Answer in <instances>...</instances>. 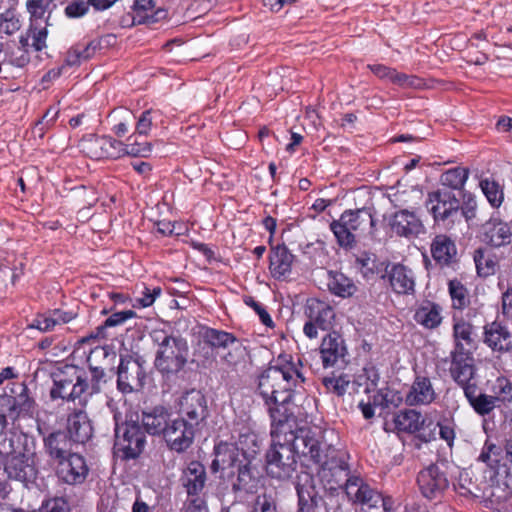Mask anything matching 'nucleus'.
I'll return each instance as SVG.
<instances>
[{"label":"nucleus","instance_id":"23","mask_svg":"<svg viewBox=\"0 0 512 512\" xmlns=\"http://www.w3.org/2000/svg\"><path fill=\"white\" fill-rule=\"evenodd\" d=\"M293 262L294 255L284 243L271 246L269 270L274 279H286L291 274Z\"/></svg>","mask_w":512,"mask_h":512},{"label":"nucleus","instance_id":"1","mask_svg":"<svg viewBox=\"0 0 512 512\" xmlns=\"http://www.w3.org/2000/svg\"><path fill=\"white\" fill-rule=\"evenodd\" d=\"M300 365L299 359L294 363L291 356L281 355L275 365L258 377L257 389L268 407L272 425H279L290 418L286 405L292 400L296 386L304 382Z\"/></svg>","mask_w":512,"mask_h":512},{"label":"nucleus","instance_id":"31","mask_svg":"<svg viewBox=\"0 0 512 512\" xmlns=\"http://www.w3.org/2000/svg\"><path fill=\"white\" fill-rule=\"evenodd\" d=\"M392 290L397 294H409L414 291L412 271L402 264H393L387 271Z\"/></svg>","mask_w":512,"mask_h":512},{"label":"nucleus","instance_id":"40","mask_svg":"<svg viewBox=\"0 0 512 512\" xmlns=\"http://www.w3.org/2000/svg\"><path fill=\"white\" fill-rule=\"evenodd\" d=\"M135 119L136 117L131 110L122 107L114 109L107 117L108 123L111 125V131L117 137L125 136Z\"/></svg>","mask_w":512,"mask_h":512},{"label":"nucleus","instance_id":"49","mask_svg":"<svg viewBox=\"0 0 512 512\" xmlns=\"http://www.w3.org/2000/svg\"><path fill=\"white\" fill-rule=\"evenodd\" d=\"M448 291L452 300L454 309L463 310L470 303V297L467 288L458 279H452L448 282Z\"/></svg>","mask_w":512,"mask_h":512},{"label":"nucleus","instance_id":"32","mask_svg":"<svg viewBox=\"0 0 512 512\" xmlns=\"http://www.w3.org/2000/svg\"><path fill=\"white\" fill-rule=\"evenodd\" d=\"M232 444L250 462L260 452L262 439L250 428L244 427L239 431L236 442Z\"/></svg>","mask_w":512,"mask_h":512},{"label":"nucleus","instance_id":"61","mask_svg":"<svg viewBox=\"0 0 512 512\" xmlns=\"http://www.w3.org/2000/svg\"><path fill=\"white\" fill-rule=\"evenodd\" d=\"M89 1L74 0L69 2L64 8V15L68 19H78L84 17L90 9Z\"/></svg>","mask_w":512,"mask_h":512},{"label":"nucleus","instance_id":"52","mask_svg":"<svg viewBox=\"0 0 512 512\" xmlns=\"http://www.w3.org/2000/svg\"><path fill=\"white\" fill-rule=\"evenodd\" d=\"M161 116V112L158 109H147L143 111L136 120L135 132L138 136H148L150 133L154 121Z\"/></svg>","mask_w":512,"mask_h":512},{"label":"nucleus","instance_id":"3","mask_svg":"<svg viewBox=\"0 0 512 512\" xmlns=\"http://www.w3.org/2000/svg\"><path fill=\"white\" fill-rule=\"evenodd\" d=\"M294 423L295 420L290 417L286 422L278 425V433H281L284 440L290 443L295 456L297 455L304 462L319 465L334 449L323 442L321 432L305 427L293 430Z\"/></svg>","mask_w":512,"mask_h":512},{"label":"nucleus","instance_id":"48","mask_svg":"<svg viewBox=\"0 0 512 512\" xmlns=\"http://www.w3.org/2000/svg\"><path fill=\"white\" fill-rule=\"evenodd\" d=\"M225 349L227 352L221 356L223 362L232 368L245 363L247 357L246 347L238 339L233 340Z\"/></svg>","mask_w":512,"mask_h":512},{"label":"nucleus","instance_id":"47","mask_svg":"<svg viewBox=\"0 0 512 512\" xmlns=\"http://www.w3.org/2000/svg\"><path fill=\"white\" fill-rule=\"evenodd\" d=\"M479 186L493 208H499L504 201L503 187L494 179L484 178Z\"/></svg>","mask_w":512,"mask_h":512},{"label":"nucleus","instance_id":"60","mask_svg":"<svg viewBox=\"0 0 512 512\" xmlns=\"http://www.w3.org/2000/svg\"><path fill=\"white\" fill-rule=\"evenodd\" d=\"M454 335L456 339V349L458 350V344H462L464 349L465 346H469L472 343V325L470 322H456L454 325ZM461 351V349H459Z\"/></svg>","mask_w":512,"mask_h":512},{"label":"nucleus","instance_id":"26","mask_svg":"<svg viewBox=\"0 0 512 512\" xmlns=\"http://www.w3.org/2000/svg\"><path fill=\"white\" fill-rule=\"evenodd\" d=\"M67 431L73 442L86 443L93 435V427L87 413L83 410H74L70 413L67 418Z\"/></svg>","mask_w":512,"mask_h":512},{"label":"nucleus","instance_id":"12","mask_svg":"<svg viewBox=\"0 0 512 512\" xmlns=\"http://www.w3.org/2000/svg\"><path fill=\"white\" fill-rule=\"evenodd\" d=\"M79 147L94 160L121 158V141L111 136L88 134L80 140Z\"/></svg>","mask_w":512,"mask_h":512},{"label":"nucleus","instance_id":"38","mask_svg":"<svg viewBox=\"0 0 512 512\" xmlns=\"http://www.w3.org/2000/svg\"><path fill=\"white\" fill-rule=\"evenodd\" d=\"M26 11L29 22L37 23L39 20L49 25L51 15L56 8L55 0H26Z\"/></svg>","mask_w":512,"mask_h":512},{"label":"nucleus","instance_id":"63","mask_svg":"<svg viewBox=\"0 0 512 512\" xmlns=\"http://www.w3.org/2000/svg\"><path fill=\"white\" fill-rule=\"evenodd\" d=\"M322 383L328 392L342 396L346 392L350 381L341 375L338 377H324Z\"/></svg>","mask_w":512,"mask_h":512},{"label":"nucleus","instance_id":"64","mask_svg":"<svg viewBox=\"0 0 512 512\" xmlns=\"http://www.w3.org/2000/svg\"><path fill=\"white\" fill-rule=\"evenodd\" d=\"M253 512H277L276 499L272 493H262L257 496Z\"/></svg>","mask_w":512,"mask_h":512},{"label":"nucleus","instance_id":"53","mask_svg":"<svg viewBox=\"0 0 512 512\" xmlns=\"http://www.w3.org/2000/svg\"><path fill=\"white\" fill-rule=\"evenodd\" d=\"M204 341L212 347L226 348L236 338L227 332L217 329H206L203 334Z\"/></svg>","mask_w":512,"mask_h":512},{"label":"nucleus","instance_id":"25","mask_svg":"<svg viewBox=\"0 0 512 512\" xmlns=\"http://www.w3.org/2000/svg\"><path fill=\"white\" fill-rule=\"evenodd\" d=\"M72 440L63 431L50 433L44 438V450L54 466L74 454L71 452Z\"/></svg>","mask_w":512,"mask_h":512},{"label":"nucleus","instance_id":"20","mask_svg":"<svg viewBox=\"0 0 512 512\" xmlns=\"http://www.w3.org/2000/svg\"><path fill=\"white\" fill-rule=\"evenodd\" d=\"M322 364L325 368H343L346 363V348L343 339L336 333L324 337L320 347Z\"/></svg>","mask_w":512,"mask_h":512},{"label":"nucleus","instance_id":"14","mask_svg":"<svg viewBox=\"0 0 512 512\" xmlns=\"http://www.w3.org/2000/svg\"><path fill=\"white\" fill-rule=\"evenodd\" d=\"M179 405V418H184L185 421L193 424L199 428L200 424L208 416V406L205 396L201 391L191 389L184 393L178 402Z\"/></svg>","mask_w":512,"mask_h":512},{"label":"nucleus","instance_id":"46","mask_svg":"<svg viewBox=\"0 0 512 512\" xmlns=\"http://www.w3.org/2000/svg\"><path fill=\"white\" fill-rule=\"evenodd\" d=\"M7 8L0 13V32L6 35H14L22 26L20 16L17 13V5H6Z\"/></svg>","mask_w":512,"mask_h":512},{"label":"nucleus","instance_id":"18","mask_svg":"<svg viewBox=\"0 0 512 512\" xmlns=\"http://www.w3.org/2000/svg\"><path fill=\"white\" fill-rule=\"evenodd\" d=\"M417 483L422 495L428 499L438 498L449 485L446 474L435 464L419 472Z\"/></svg>","mask_w":512,"mask_h":512},{"label":"nucleus","instance_id":"28","mask_svg":"<svg viewBox=\"0 0 512 512\" xmlns=\"http://www.w3.org/2000/svg\"><path fill=\"white\" fill-rule=\"evenodd\" d=\"M180 480L189 496H198L207 480L205 467L198 461L190 462L183 470Z\"/></svg>","mask_w":512,"mask_h":512},{"label":"nucleus","instance_id":"39","mask_svg":"<svg viewBox=\"0 0 512 512\" xmlns=\"http://www.w3.org/2000/svg\"><path fill=\"white\" fill-rule=\"evenodd\" d=\"M36 411V403L28 394L27 388L22 387V391L13 398V402L9 407L8 416L16 420L21 416L33 417Z\"/></svg>","mask_w":512,"mask_h":512},{"label":"nucleus","instance_id":"62","mask_svg":"<svg viewBox=\"0 0 512 512\" xmlns=\"http://www.w3.org/2000/svg\"><path fill=\"white\" fill-rule=\"evenodd\" d=\"M60 109L58 106H50L43 117L36 123L35 129L39 131V136L43 137L47 130H49L56 122L59 116Z\"/></svg>","mask_w":512,"mask_h":512},{"label":"nucleus","instance_id":"10","mask_svg":"<svg viewBox=\"0 0 512 512\" xmlns=\"http://www.w3.org/2000/svg\"><path fill=\"white\" fill-rule=\"evenodd\" d=\"M53 387L50 397L74 401L88 389L85 373L76 366L65 365L52 373Z\"/></svg>","mask_w":512,"mask_h":512},{"label":"nucleus","instance_id":"27","mask_svg":"<svg viewBox=\"0 0 512 512\" xmlns=\"http://www.w3.org/2000/svg\"><path fill=\"white\" fill-rule=\"evenodd\" d=\"M430 252L434 261L440 266H450L456 259L455 241L446 234H437L432 239Z\"/></svg>","mask_w":512,"mask_h":512},{"label":"nucleus","instance_id":"8","mask_svg":"<svg viewBox=\"0 0 512 512\" xmlns=\"http://www.w3.org/2000/svg\"><path fill=\"white\" fill-rule=\"evenodd\" d=\"M271 436L273 443L266 452V472L277 480H288L296 470V456L290 443L278 433V425H272Z\"/></svg>","mask_w":512,"mask_h":512},{"label":"nucleus","instance_id":"41","mask_svg":"<svg viewBox=\"0 0 512 512\" xmlns=\"http://www.w3.org/2000/svg\"><path fill=\"white\" fill-rule=\"evenodd\" d=\"M470 405L479 415H487L496 407V399L493 395L477 393V386H468L464 394Z\"/></svg>","mask_w":512,"mask_h":512},{"label":"nucleus","instance_id":"6","mask_svg":"<svg viewBox=\"0 0 512 512\" xmlns=\"http://www.w3.org/2000/svg\"><path fill=\"white\" fill-rule=\"evenodd\" d=\"M156 341H161L155 358V366L163 375H176L188 362L187 341L164 333L154 332Z\"/></svg>","mask_w":512,"mask_h":512},{"label":"nucleus","instance_id":"19","mask_svg":"<svg viewBox=\"0 0 512 512\" xmlns=\"http://www.w3.org/2000/svg\"><path fill=\"white\" fill-rule=\"evenodd\" d=\"M55 468L58 478L69 485L82 484L89 474L85 458L78 453L70 455L58 463Z\"/></svg>","mask_w":512,"mask_h":512},{"label":"nucleus","instance_id":"2","mask_svg":"<svg viewBox=\"0 0 512 512\" xmlns=\"http://www.w3.org/2000/svg\"><path fill=\"white\" fill-rule=\"evenodd\" d=\"M171 416L165 408L156 407L150 412H143L142 425L150 435L160 436L169 450L184 453L192 446L198 428L184 418Z\"/></svg>","mask_w":512,"mask_h":512},{"label":"nucleus","instance_id":"55","mask_svg":"<svg viewBox=\"0 0 512 512\" xmlns=\"http://www.w3.org/2000/svg\"><path fill=\"white\" fill-rule=\"evenodd\" d=\"M116 358V354L114 352H109L108 349L104 347H95L91 350L87 362L89 367L93 366H109L110 360H114Z\"/></svg>","mask_w":512,"mask_h":512},{"label":"nucleus","instance_id":"59","mask_svg":"<svg viewBox=\"0 0 512 512\" xmlns=\"http://www.w3.org/2000/svg\"><path fill=\"white\" fill-rule=\"evenodd\" d=\"M36 24L37 23L30 22L28 34H30L32 37V47L34 48V50L40 52L47 46L46 40L48 36V25L45 24V26L43 27H37Z\"/></svg>","mask_w":512,"mask_h":512},{"label":"nucleus","instance_id":"30","mask_svg":"<svg viewBox=\"0 0 512 512\" xmlns=\"http://www.w3.org/2000/svg\"><path fill=\"white\" fill-rule=\"evenodd\" d=\"M485 342L493 350H509L512 346L510 331L502 322H489L484 326Z\"/></svg>","mask_w":512,"mask_h":512},{"label":"nucleus","instance_id":"43","mask_svg":"<svg viewBox=\"0 0 512 512\" xmlns=\"http://www.w3.org/2000/svg\"><path fill=\"white\" fill-rule=\"evenodd\" d=\"M136 132L127 138V143L121 142V157H148L152 152V144L146 140H139Z\"/></svg>","mask_w":512,"mask_h":512},{"label":"nucleus","instance_id":"22","mask_svg":"<svg viewBox=\"0 0 512 512\" xmlns=\"http://www.w3.org/2000/svg\"><path fill=\"white\" fill-rule=\"evenodd\" d=\"M511 238L509 225L500 219L491 218L482 225L480 240L491 247L506 246L511 243Z\"/></svg>","mask_w":512,"mask_h":512},{"label":"nucleus","instance_id":"45","mask_svg":"<svg viewBox=\"0 0 512 512\" xmlns=\"http://www.w3.org/2000/svg\"><path fill=\"white\" fill-rule=\"evenodd\" d=\"M474 262L477 274L481 277H488L495 274L498 266L495 256L481 248L475 250Z\"/></svg>","mask_w":512,"mask_h":512},{"label":"nucleus","instance_id":"35","mask_svg":"<svg viewBox=\"0 0 512 512\" xmlns=\"http://www.w3.org/2000/svg\"><path fill=\"white\" fill-rule=\"evenodd\" d=\"M327 287L329 291L341 298H349L357 291L354 281L342 272L329 270Z\"/></svg>","mask_w":512,"mask_h":512},{"label":"nucleus","instance_id":"44","mask_svg":"<svg viewBox=\"0 0 512 512\" xmlns=\"http://www.w3.org/2000/svg\"><path fill=\"white\" fill-rule=\"evenodd\" d=\"M469 169L465 167H454L446 170L440 177L443 186L452 190H462L468 180Z\"/></svg>","mask_w":512,"mask_h":512},{"label":"nucleus","instance_id":"4","mask_svg":"<svg viewBox=\"0 0 512 512\" xmlns=\"http://www.w3.org/2000/svg\"><path fill=\"white\" fill-rule=\"evenodd\" d=\"M4 469L9 478L20 482H33L37 476L35 446L26 435L14 434L4 440Z\"/></svg>","mask_w":512,"mask_h":512},{"label":"nucleus","instance_id":"21","mask_svg":"<svg viewBox=\"0 0 512 512\" xmlns=\"http://www.w3.org/2000/svg\"><path fill=\"white\" fill-rule=\"evenodd\" d=\"M132 15L130 26L134 25H153L167 19L168 11L163 8H156L154 0H134L132 5Z\"/></svg>","mask_w":512,"mask_h":512},{"label":"nucleus","instance_id":"11","mask_svg":"<svg viewBox=\"0 0 512 512\" xmlns=\"http://www.w3.org/2000/svg\"><path fill=\"white\" fill-rule=\"evenodd\" d=\"M458 200L452 191L438 189L428 194L426 206L436 224L451 230L457 225Z\"/></svg>","mask_w":512,"mask_h":512},{"label":"nucleus","instance_id":"51","mask_svg":"<svg viewBox=\"0 0 512 512\" xmlns=\"http://www.w3.org/2000/svg\"><path fill=\"white\" fill-rule=\"evenodd\" d=\"M459 216L457 217V225L463 222H470L476 217L477 201L476 197L471 193L463 194L462 204L458 200Z\"/></svg>","mask_w":512,"mask_h":512},{"label":"nucleus","instance_id":"37","mask_svg":"<svg viewBox=\"0 0 512 512\" xmlns=\"http://www.w3.org/2000/svg\"><path fill=\"white\" fill-rule=\"evenodd\" d=\"M109 298L114 304L113 314L106 320H128L137 317L134 308H132V299L128 294L122 292H109Z\"/></svg>","mask_w":512,"mask_h":512},{"label":"nucleus","instance_id":"56","mask_svg":"<svg viewBox=\"0 0 512 512\" xmlns=\"http://www.w3.org/2000/svg\"><path fill=\"white\" fill-rule=\"evenodd\" d=\"M496 401L510 402L512 400V383L505 377H498L492 385Z\"/></svg>","mask_w":512,"mask_h":512},{"label":"nucleus","instance_id":"34","mask_svg":"<svg viewBox=\"0 0 512 512\" xmlns=\"http://www.w3.org/2000/svg\"><path fill=\"white\" fill-rule=\"evenodd\" d=\"M427 419L420 412L408 409L398 412L393 417L394 429L399 432L415 433L426 424Z\"/></svg>","mask_w":512,"mask_h":512},{"label":"nucleus","instance_id":"54","mask_svg":"<svg viewBox=\"0 0 512 512\" xmlns=\"http://www.w3.org/2000/svg\"><path fill=\"white\" fill-rule=\"evenodd\" d=\"M30 62V55L26 48H16L7 50L3 64H8L14 67L23 68Z\"/></svg>","mask_w":512,"mask_h":512},{"label":"nucleus","instance_id":"5","mask_svg":"<svg viewBox=\"0 0 512 512\" xmlns=\"http://www.w3.org/2000/svg\"><path fill=\"white\" fill-rule=\"evenodd\" d=\"M329 227L341 248L352 249L357 243V236L364 235L366 232L371 234L375 227V219L368 207L348 209L340 215L339 219L333 220Z\"/></svg>","mask_w":512,"mask_h":512},{"label":"nucleus","instance_id":"58","mask_svg":"<svg viewBox=\"0 0 512 512\" xmlns=\"http://www.w3.org/2000/svg\"><path fill=\"white\" fill-rule=\"evenodd\" d=\"M440 313L441 307L438 304L426 301L417 309L415 319L425 321L442 320Z\"/></svg>","mask_w":512,"mask_h":512},{"label":"nucleus","instance_id":"24","mask_svg":"<svg viewBox=\"0 0 512 512\" xmlns=\"http://www.w3.org/2000/svg\"><path fill=\"white\" fill-rule=\"evenodd\" d=\"M367 68L379 79L388 80L402 88H420L424 84L418 76L398 72L395 68L383 64H368Z\"/></svg>","mask_w":512,"mask_h":512},{"label":"nucleus","instance_id":"33","mask_svg":"<svg viewBox=\"0 0 512 512\" xmlns=\"http://www.w3.org/2000/svg\"><path fill=\"white\" fill-rule=\"evenodd\" d=\"M242 461L239 459V452L232 443H219L215 447V459L211 464L214 472L237 467Z\"/></svg>","mask_w":512,"mask_h":512},{"label":"nucleus","instance_id":"9","mask_svg":"<svg viewBox=\"0 0 512 512\" xmlns=\"http://www.w3.org/2000/svg\"><path fill=\"white\" fill-rule=\"evenodd\" d=\"M347 455L343 452L333 450L329 456L319 465L321 466L318 475L325 489L333 491L338 488H344L348 496V488L353 483L364 484L365 482L358 476L350 475Z\"/></svg>","mask_w":512,"mask_h":512},{"label":"nucleus","instance_id":"36","mask_svg":"<svg viewBox=\"0 0 512 512\" xmlns=\"http://www.w3.org/2000/svg\"><path fill=\"white\" fill-rule=\"evenodd\" d=\"M354 267L363 278L370 280L383 271L384 263L378 260L376 254L362 251L355 256Z\"/></svg>","mask_w":512,"mask_h":512},{"label":"nucleus","instance_id":"13","mask_svg":"<svg viewBox=\"0 0 512 512\" xmlns=\"http://www.w3.org/2000/svg\"><path fill=\"white\" fill-rule=\"evenodd\" d=\"M352 483L348 488V498L361 505V512H392L391 498H384L368 484Z\"/></svg>","mask_w":512,"mask_h":512},{"label":"nucleus","instance_id":"42","mask_svg":"<svg viewBox=\"0 0 512 512\" xmlns=\"http://www.w3.org/2000/svg\"><path fill=\"white\" fill-rule=\"evenodd\" d=\"M304 312L308 320H333L335 318L332 307L317 298L307 299Z\"/></svg>","mask_w":512,"mask_h":512},{"label":"nucleus","instance_id":"16","mask_svg":"<svg viewBox=\"0 0 512 512\" xmlns=\"http://www.w3.org/2000/svg\"><path fill=\"white\" fill-rule=\"evenodd\" d=\"M452 352V363L450 373L455 382L463 389L464 394L468 386H477L474 380L475 366L469 350H465L462 344Z\"/></svg>","mask_w":512,"mask_h":512},{"label":"nucleus","instance_id":"57","mask_svg":"<svg viewBox=\"0 0 512 512\" xmlns=\"http://www.w3.org/2000/svg\"><path fill=\"white\" fill-rule=\"evenodd\" d=\"M143 290L141 291L142 296L134 299V303H132V308H146L151 306L157 297H159L162 293V289L159 286L149 288L145 284H142Z\"/></svg>","mask_w":512,"mask_h":512},{"label":"nucleus","instance_id":"15","mask_svg":"<svg viewBox=\"0 0 512 512\" xmlns=\"http://www.w3.org/2000/svg\"><path fill=\"white\" fill-rule=\"evenodd\" d=\"M389 227L393 234L408 240L418 238L426 229L422 219L408 209H401L389 218Z\"/></svg>","mask_w":512,"mask_h":512},{"label":"nucleus","instance_id":"50","mask_svg":"<svg viewBox=\"0 0 512 512\" xmlns=\"http://www.w3.org/2000/svg\"><path fill=\"white\" fill-rule=\"evenodd\" d=\"M111 38H114V36L106 35L92 39L86 43L79 42L78 46L82 54V59H84V61H87L93 58L96 54L100 53L103 49L107 48L110 44Z\"/></svg>","mask_w":512,"mask_h":512},{"label":"nucleus","instance_id":"7","mask_svg":"<svg viewBox=\"0 0 512 512\" xmlns=\"http://www.w3.org/2000/svg\"><path fill=\"white\" fill-rule=\"evenodd\" d=\"M115 441L114 453L123 459H135L146 445V434L137 420L127 416L123 420L119 414L114 415Z\"/></svg>","mask_w":512,"mask_h":512},{"label":"nucleus","instance_id":"29","mask_svg":"<svg viewBox=\"0 0 512 512\" xmlns=\"http://www.w3.org/2000/svg\"><path fill=\"white\" fill-rule=\"evenodd\" d=\"M435 398L436 393L430 379L418 376L406 394L405 402L410 406L426 405L432 403Z\"/></svg>","mask_w":512,"mask_h":512},{"label":"nucleus","instance_id":"17","mask_svg":"<svg viewBox=\"0 0 512 512\" xmlns=\"http://www.w3.org/2000/svg\"><path fill=\"white\" fill-rule=\"evenodd\" d=\"M118 388L124 393H130L142 388L145 378V369L139 359L132 357L122 359L118 367Z\"/></svg>","mask_w":512,"mask_h":512}]
</instances>
